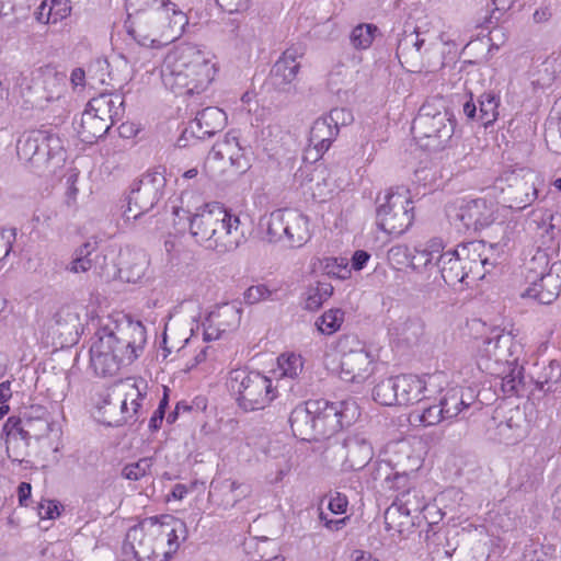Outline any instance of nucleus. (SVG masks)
I'll return each instance as SVG.
<instances>
[{"instance_id": "f3484780", "label": "nucleus", "mask_w": 561, "mask_h": 561, "mask_svg": "<svg viewBox=\"0 0 561 561\" xmlns=\"http://www.w3.org/2000/svg\"><path fill=\"white\" fill-rule=\"evenodd\" d=\"M462 257L456 249L445 252V256L438 260V265L433 270V285L442 287L443 285L456 286L458 284H467L468 279H472V274L467 270V265L462 262Z\"/></svg>"}, {"instance_id": "6e6d98bb", "label": "nucleus", "mask_w": 561, "mask_h": 561, "mask_svg": "<svg viewBox=\"0 0 561 561\" xmlns=\"http://www.w3.org/2000/svg\"><path fill=\"white\" fill-rule=\"evenodd\" d=\"M48 3L53 16V24L66 19L71 12L68 0H48Z\"/></svg>"}, {"instance_id": "4c0bfd02", "label": "nucleus", "mask_w": 561, "mask_h": 561, "mask_svg": "<svg viewBox=\"0 0 561 561\" xmlns=\"http://www.w3.org/2000/svg\"><path fill=\"white\" fill-rule=\"evenodd\" d=\"M396 377H389L379 381L373 389V398L381 405L391 407L398 404Z\"/></svg>"}, {"instance_id": "603ef678", "label": "nucleus", "mask_w": 561, "mask_h": 561, "mask_svg": "<svg viewBox=\"0 0 561 561\" xmlns=\"http://www.w3.org/2000/svg\"><path fill=\"white\" fill-rule=\"evenodd\" d=\"M16 239V229L7 228L0 231V262L3 261L11 252L14 253L13 243Z\"/></svg>"}, {"instance_id": "ddd939ff", "label": "nucleus", "mask_w": 561, "mask_h": 561, "mask_svg": "<svg viewBox=\"0 0 561 561\" xmlns=\"http://www.w3.org/2000/svg\"><path fill=\"white\" fill-rule=\"evenodd\" d=\"M459 230L465 232H478L490 227L495 220L494 204L485 198L466 201L455 208L453 217Z\"/></svg>"}, {"instance_id": "7ed1b4c3", "label": "nucleus", "mask_w": 561, "mask_h": 561, "mask_svg": "<svg viewBox=\"0 0 561 561\" xmlns=\"http://www.w3.org/2000/svg\"><path fill=\"white\" fill-rule=\"evenodd\" d=\"M173 214L188 221L192 238L206 249L227 253L240 244L242 232L239 229V217L218 202L204 204L193 214L180 208H174Z\"/></svg>"}, {"instance_id": "72a5a7b5", "label": "nucleus", "mask_w": 561, "mask_h": 561, "mask_svg": "<svg viewBox=\"0 0 561 561\" xmlns=\"http://www.w3.org/2000/svg\"><path fill=\"white\" fill-rule=\"evenodd\" d=\"M333 286L328 282L319 280L309 285L305 291V309L308 311L318 310L324 301L333 294Z\"/></svg>"}, {"instance_id": "423d86ee", "label": "nucleus", "mask_w": 561, "mask_h": 561, "mask_svg": "<svg viewBox=\"0 0 561 561\" xmlns=\"http://www.w3.org/2000/svg\"><path fill=\"white\" fill-rule=\"evenodd\" d=\"M403 187L390 188L377 197L376 225L388 234L401 236L414 219L413 202Z\"/></svg>"}, {"instance_id": "4be33fe9", "label": "nucleus", "mask_w": 561, "mask_h": 561, "mask_svg": "<svg viewBox=\"0 0 561 561\" xmlns=\"http://www.w3.org/2000/svg\"><path fill=\"white\" fill-rule=\"evenodd\" d=\"M345 462L353 470L363 469L373 459L371 444L362 434H350L342 440Z\"/></svg>"}, {"instance_id": "1a4fd4ad", "label": "nucleus", "mask_w": 561, "mask_h": 561, "mask_svg": "<svg viewBox=\"0 0 561 561\" xmlns=\"http://www.w3.org/2000/svg\"><path fill=\"white\" fill-rule=\"evenodd\" d=\"M162 531L158 520L152 518L148 528L144 524L134 526L126 534L124 550L130 549L137 561H165L171 550L160 551L168 535Z\"/></svg>"}, {"instance_id": "2eb2a0df", "label": "nucleus", "mask_w": 561, "mask_h": 561, "mask_svg": "<svg viewBox=\"0 0 561 561\" xmlns=\"http://www.w3.org/2000/svg\"><path fill=\"white\" fill-rule=\"evenodd\" d=\"M227 124L226 113L216 106H208L197 112L195 118L188 123L178 139L179 147H186L188 138L198 140L213 137L221 131Z\"/></svg>"}, {"instance_id": "e2e57ef3", "label": "nucleus", "mask_w": 561, "mask_h": 561, "mask_svg": "<svg viewBox=\"0 0 561 561\" xmlns=\"http://www.w3.org/2000/svg\"><path fill=\"white\" fill-rule=\"evenodd\" d=\"M59 503L57 501L47 500L38 504V515L41 518L54 519L60 515Z\"/></svg>"}, {"instance_id": "680f3d73", "label": "nucleus", "mask_w": 561, "mask_h": 561, "mask_svg": "<svg viewBox=\"0 0 561 561\" xmlns=\"http://www.w3.org/2000/svg\"><path fill=\"white\" fill-rule=\"evenodd\" d=\"M516 0H492L494 5V10L492 11L488 22L492 24L493 22L497 23L502 15L511 10Z\"/></svg>"}, {"instance_id": "6e6552de", "label": "nucleus", "mask_w": 561, "mask_h": 561, "mask_svg": "<svg viewBox=\"0 0 561 561\" xmlns=\"http://www.w3.org/2000/svg\"><path fill=\"white\" fill-rule=\"evenodd\" d=\"M164 172L159 167L138 180L128 195L127 209L124 213L127 219L138 220L158 204L167 184Z\"/></svg>"}, {"instance_id": "b1692460", "label": "nucleus", "mask_w": 561, "mask_h": 561, "mask_svg": "<svg viewBox=\"0 0 561 561\" xmlns=\"http://www.w3.org/2000/svg\"><path fill=\"white\" fill-rule=\"evenodd\" d=\"M398 405H409L427 399L426 385L423 379L414 375L396 376Z\"/></svg>"}, {"instance_id": "412c9836", "label": "nucleus", "mask_w": 561, "mask_h": 561, "mask_svg": "<svg viewBox=\"0 0 561 561\" xmlns=\"http://www.w3.org/2000/svg\"><path fill=\"white\" fill-rule=\"evenodd\" d=\"M519 345L514 341L511 333H506L504 329L494 328L490 335L483 341L482 351L495 362H505L508 365L516 364L517 348Z\"/></svg>"}, {"instance_id": "f8f14e48", "label": "nucleus", "mask_w": 561, "mask_h": 561, "mask_svg": "<svg viewBox=\"0 0 561 561\" xmlns=\"http://www.w3.org/2000/svg\"><path fill=\"white\" fill-rule=\"evenodd\" d=\"M106 333L115 335L116 345L129 364L135 362L144 352L147 343V331L139 320H134L129 314L118 313L108 323L102 325Z\"/></svg>"}, {"instance_id": "39448f33", "label": "nucleus", "mask_w": 561, "mask_h": 561, "mask_svg": "<svg viewBox=\"0 0 561 561\" xmlns=\"http://www.w3.org/2000/svg\"><path fill=\"white\" fill-rule=\"evenodd\" d=\"M230 389L244 411L263 410L277 397L272 379L257 371L234 369L230 373Z\"/></svg>"}, {"instance_id": "2f4dec72", "label": "nucleus", "mask_w": 561, "mask_h": 561, "mask_svg": "<svg viewBox=\"0 0 561 561\" xmlns=\"http://www.w3.org/2000/svg\"><path fill=\"white\" fill-rule=\"evenodd\" d=\"M445 243L442 238H432L430 239L423 249L416 250V255L414 256L420 263L423 264L424 268L430 273V276L433 274V270L438 265V260L445 256Z\"/></svg>"}, {"instance_id": "de8ad7c7", "label": "nucleus", "mask_w": 561, "mask_h": 561, "mask_svg": "<svg viewBox=\"0 0 561 561\" xmlns=\"http://www.w3.org/2000/svg\"><path fill=\"white\" fill-rule=\"evenodd\" d=\"M561 379V365L557 360H551L547 367L543 368L537 387L542 391H550V385L557 383Z\"/></svg>"}, {"instance_id": "9b49d317", "label": "nucleus", "mask_w": 561, "mask_h": 561, "mask_svg": "<svg viewBox=\"0 0 561 561\" xmlns=\"http://www.w3.org/2000/svg\"><path fill=\"white\" fill-rule=\"evenodd\" d=\"M342 352L341 378L347 382H362L373 373L374 359L363 342L355 335H343L337 342Z\"/></svg>"}, {"instance_id": "6ab92c4d", "label": "nucleus", "mask_w": 561, "mask_h": 561, "mask_svg": "<svg viewBox=\"0 0 561 561\" xmlns=\"http://www.w3.org/2000/svg\"><path fill=\"white\" fill-rule=\"evenodd\" d=\"M500 96L493 91L482 93L474 102L472 94L462 104L465 116L484 127L492 125L499 117Z\"/></svg>"}, {"instance_id": "774afa93", "label": "nucleus", "mask_w": 561, "mask_h": 561, "mask_svg": "<svg viewBox=\"0 0 561 561\" xmlns=\"http://www.w3.org/2000/svg\"><path fill=\"white\" fill-rule=\"evenodd\" d=\"M369 259H370V254L367 251H365V250L355 251L351 259L352 268L355 271L363 270Z\"/></svg>"}, {"instance_id": "ea45409f", "label": "nucleus", "mask_w": 561, "mask_h": 561, "mask_svg": "<svg viewBox=\"0 0 561 561\" xmlns=\"http://www.w3.org/2000/svg\"><path fill=\"white\" fill-rule=\"evenodd\" d=\"M153 466V458L144 457L138 461L127 463L123 467L121 471V476L124 479L130 481H138L141 478L151 473V468Z\"/></svg>"}, {"instance_id": "4d7b16f0", "label": "nucleus", "mask_w": 561, "mask_h": 561, "mask_svg": "<svg viewBox=\"0 0 561 561\" xmlns=\"http://www.w3.org/2000/svg\"><path fill=\"white\" fill-rule=\"evenodd\" d=\"M107 99H110L111 102H108V110H111V117H112V124H115L116 122L121 121L125 113V106H124V98L119 94H107Z\"/></svg>"}, {"instance_id": "052dcab7", "label": "nucleus", "mask_w": 561, "mask_h": 561, "mask_svg": "<svg viewBox=\"0 0 561 561\" xmlns=\"http://www.w3.org/2000/svg\"><path fill=\"white\" fill-rule=\"evenodd\" d=\"M146 393L140 390L138 385L133 383L129 385L126 390V399L130 401L133 416L138 412L141 407V400L145 398Z\"/></svg>"}, {"instance_id": "79ce46f5", "label": "nucleus", "mask_w": 561, "mask_h": 561, "mask_svg": "<svg viewBox=\"0 0 561 561\" xmlns=\"http://www.w3.org/2000/svg\"><path fill=\"white\" fill-rule=\"evenodd\" d=\"M278 367L283 377L297 378L304 369V359L298 354H282L277 358Z\"/></svg>"}, {"instance_id": "c03bdc74", "label": "nucleus", "mask_w": 561, "mask_h": 561, "mask_svg": "<svg viewBox=\"0 0 561 561\" xmlns=\"http://www.w3.org/2000/svg\"><path fill=\"white\" fill-rule=\"evenodd\" d=\"M523 417L520 412L516 411V417L511 416L505 422H501L497 426L501 435L505 436L510 440H518L524 436V430L522 424Z\"/></svg>"}, {"instance_id": "0eeeda50", "label": "nucleus", "mask_w": 561, "mask_h": 561, "mask_svg": "<svg viewBox=\"0 0 561 561\" xmlns=\"http://www.w3.org/2000/svg\"><path fill=\"white\" fill-rule=\"evenodd\" d=\"M412 130L420 138L431 140L426 146L444 148L455 131L453 114L445 107L436 108L432 103H424L413 119Z\"/></svg>"}, {"instance_id": "bb28decb", "label": "nucleus", "mask_w": 561, "mask_h": 561, "mask_svg": "<svg viewBox=\"0 0 561 561\" xmlns=\"http://www.w3.org/2000/svg\"><path fill=\"white\" fill-rule=\"evenodd\" d=\"M288 216L284 241L291 248H300L311 237L309 218L297 209L291 208Z\"/></svg>"}, {"instance_id": "473e14b6", "label": "nucleus", "mask_w": 561, "mask_h": 561, "mask_svg": "<svg viewBox=\"0 0 561 561\" xmlns=\"http://www.w3.org/2000/svg\"><path fill=\"white\" fill-rule=\"evenodd\" d=\"M289 211L290 208L276 209L261 220V225L266 227V234L270 242L284 241Z\"/></svg>"}, {"instance_id": "e433bc0d", "label": "nucleus", "mask_w": 561, "mask_h": 561, "mask_svg": "<svg viewBox=\"0 0 561 561\" xmlns=\"http://www.w3.org/2000/svg\"><path fill=\"white\" fill-rule=\"evenodd\" d=\"M378 32L379 30L375 24L360 23L352 30L350 43L357 50L368 49Z\"/></svg>"}, {"instance_id": "5701e85b", "label": "nucleus", "mask_w": 561, "mask_h": 561, "mask_svg": "<svg viewBox=\"0 0 561 561\" xmlns=\"http://www.w3.org/2000/svg\"><path fill=\"white\" fill-rule=\"evenodd\" d=\"M416 500V494H412L410 490L402 491L397 496V502L388 507L385 512V525L387 530L402 531L401 526L403 523L397 524L399 517L408 518L412 512L423 510V505L419 501L413 502L411 497Z\"/></svg>"}, {"instance_id": "c756f323", "label": "nucleus", "mask_w": 561, "mask_h": 561, "mask_svg": "<svg viewBox=\"0 0 561 561\" xmlns=\"http://www.w3.org/2000/svg\"><path fill=\"white\" fill-rule=\"evenodd\" d=\"M241 314V302L232 301L224 304L211 311L206 318V321L218 324L225 332L233 331L240 325Z\"/></svg>"}, {"instance_id": "9d476101", "label": "nucleus", "mask_w": 561, "mask_h": 561, "mask_svg": "<svg viewBox=\"0 0 561 561\" xmlns=\"http://www.w3.org/2000/svg\"><path fill=\"white\" fill-rule=\"evenodd\" d=\"M123 348L116 345L115 335L102 327L93 334L90 346V366L98 376L116 375L122 366L129 365Z\"/></svg>"}, {"instance_id": "3c124183", "label": "nucleus", "mask_w": 561, "mask_h": 561, "mask_svg": "<svg viewBox=\"0 0 561 561\" xmlns=\"http://www.w3.org/2000/svg\"><path fill=\"white\" fill-rule=\"evenodd\" d=\"M108 102H111V101H110V99H107V94L102 93L99 96L93 98L88 103V108L91 112H95V114L98 116L106 117L107 123L111 124V126H112L113 124H112V117H111V110H108V106H110Z\"/></svg>"}, {"instance_id": "f03ea898", "label": "nucleus", "mask_w": 561, "mask_h": 561, "mask_svg": "<svg viewBox=\"0 0 561 561\" xmlns=\"http://www.w3.org/2000/svg\"><path fill=\"white\" fill-rule=\"evenodd\" d=\"M216 71L215 64L203 50L192 44H182L164 57L161 79L175 95H194L208 88Z\"/></svg>"}, {"instance_id": "49530a36", "label": "nucleus", "mask_w": 561, "mask_h": 561, "mask_svg": "<svg viewBox=\"0 0 561 561\" xmlns=\"http://www.w3.org/2000/svg\"><path fill=\"white\" fill-rule=\"evenodd\" d=\"M7 454L11 461L22 463L28 455L30 443L21 437H5Z\"/></svg>"}, {"instance_id": "20e7f679", "label": "nucleus", "mask_w": 561, "mask_h": 561, "mask_svg": "<svg viewBox=\"0 0 561 561\" xmlns=\"http://www.w3.org/2000/svg\"><path fill=\"white\" fill-rule=\"evenodd\" d=\"M16 154L37 175L55 174L66 161L62 139L46 129L24 131L18 138Z\"/></svg>"}, {"instance_id": "a878e982", "label": "nucleus", "mask_w": 561, "mask_h": 561, "mask_svg": "<svg viewBox=\"0 0 561 561\" xmlns=\"http://www.w3.org/2000/svg\"><path fill=\"white\" fill-rule=\"evenodd\" d=\"M484 248L482 242H468L459 244L456 250L459 252L462 257V262L467 265V270L472 274V280L482 278L484 276L483 270L489 272L486 268L488 265L493 266L492 263L489 262L488 257H482L481 250Z\"/></svg>"}, {"instance_id": "c9c22d12", "label": "nucleus", "mask_w": 561, "mask_h": 561, "mask_svg": "<svg viewBox=\"0 0 561 561\" xmlns=\"http://www.w3.org/2000/svg\"><path fill=\"white\" fill-rule=\"evenodd\" d=\"M36 415L25 414L26 417V436H31V438L39 439L43 436H46L51 431V423L47 416V412L37 408L34 410Z\"/></svg>"}, {"instance_id": "5fc2aeb1", "label": "nucleus", "mask_w": 561, "mask_h": 561, "mask_svg": "<svg viewBox=\"0 0 561 561\" xmlns=\"http://www.w3.org/2000/svg\"><path fill=\"white\" fill-rule=\"evenodd\" d=\"M519 561H551L543 547L537 542L526 545Z\"/></svg>"}, {"instance_id": "7c9ffc66", "label": "nucleus", "mask_w": 561, "mask_h": 561, "mask_svg": "<svg viewBox=\"0 0 561 561\" xmlns=\"http://www.w3.org/2000/svg\"><path fill=\"white\" fill-rule=\"evenodd\" d=\"M41 89L43 90L41 99L51 102L59 100L65 92L66 75L47 67L39 70L38 77Z\"/></svg>"}, {"instance_id": "09e8293b", "label": "nucleus", "mask_w": 561, "mask_h": 561, "mask_svg": "<svg viewBox=\"0 0 561 561\" xmlns=\"http://www.w3.org/2000/svg\"><path fill=\"white\" fill-rule=\"evenodd\" d=\"M2 433L5 437H21L23 440L30 443L31 436H26V417L23 419L10 416L2 427Z\"/></svg>"}, {"instance_id": "0e129e2a", "label": "nucleus", "mask_w": 561, "mask_h": 561, "mask_svg": "<svg viewBox=\"0 0 561 561\" xmlns=\"http://www.w3.org/2000/svg\"><path fill=\"white\" fill-rule=\"evenodd\" d=\"M99 242L95 237L90 238L75 251V259H90L92 252L98 249Z\"/></svg>"}, {"instance_id": "69168bd1", "label": "nucleus", "mask_w": 561, "mask_h": 561, "mask_svg": "<svg viewBox=\"0 0 561 561\" xmlns=\"http://www.w3.org/2000/svg\"><path fill=\"white\" fill-rule=\"evenodd\" d=\"M347 504V497L336 492L335 495L330 499L328 507L334 514H343L346 511Z\"/></svg>"}, {"instance_id": "aec40b11", "label": "nucleus", "mask_w": 561, "mask_h": 561, "mask_svg": "<svg viewBox=\"0 0 561 561\" xmlns=\"http://www.w3.org/2000/svg\"><path fill=\"white\" fill-rule=\"evenodd\" d=\"M345 114L351 117V112L344 108H334L330 112L329 117L314 121L310 128L309 142L319 153H324L329 150L332 141L339 134L340 115Z\"/></svg>"}, {"instance_id": "58836bf2", "label": "nucleus", "mask_w": 561, "mask_h": 561, "mask_svg": "<svg viewBox=\"0 0 561 561\" xmlns=\"http://www.w3.org/2000/svg\"><path fill=\"white\" fill-rule=\"evenodd\" d=\"M424 44L425 39L420 38L417 28H414L411 33L404 32L403 36L398 42L397 55L399 57L410 56L412 58H416Z\"/></svg>"}, {"instance_id": "a19ab883", "label": "nucleus", "mask_w": 561, "mask_h": 561, "mask_svg": "<svg viewBox=\"0 0 561 561\" xmlns=\"http://www.w3.org/2000/svg\"><path fill=\"white\" fill-rule=\"evenodd\" d=\"M344 321V312L341 309L325 311L317 321L316 325L322 334H333Z\"/></svg>"}, {"instance_id": "f704fd0d", "label": "nucleus", "mask_w": 561, "mask_h": 561, "mask_svg": "<svg viewBox=\"0 0 561 561\" xmlns=\"http://www.w3.org/2000/svg\"><path fill=\"white\" fill-rule=\"evenodd\" d=\"M437 400L442 409H444L443 412L447 420H453L461 412H463L461 404H465V401L462 398L461 387H454L440 391L439 398Z\"/></svg>"}, {"instance_id": "4468645a", "label": "nucleus", "mask_w": 561, "mask_h": 561, "mask_svg": "<svg viewBox=\"0 0 561 561\" xmlns=\"http://www.w3.org/2000/svg\"><path fill=\"white\" fill-rule=\"evenodd\" d=\"M305 55L299 45L288 47L275 61L270 72V83L278 92L291 93L296 91V79L300 69L298 61Z\"/></svg>"}, {"instance_id": "c85d7f7f", "label": "nucleus", "mask_w": 561, "mask_h": 561, "mask_svg": "<svg viewBox=\"0 0 561 561\" xmlns=\"http://www.w3.org/2000/svg\"><path fill=\"white\" fill-rule=\"evenodd\" d=\"M149 261L141 250L126 251L121 255L119 273L128 283L139 282L146 274Z\"/></svg>"}, {"instance_id": "bf43d9fd", "label": "nucleus", "mask_w": 561, "mask_h": 561, "mask_svg": "<svg viewBox=\"0 0 561 561\" xmlns=\"http://www.w3.org/2000/svg\"><path fill=\"white\" fill-rule=\"evenodd\" d=\"M216 2L229 13L244 12L251 5V0H216Z\"/></svg>"}, {"instance_id": "a211bd4d", "label": "nucleus", "mask_w": 561, "mask_h": 561, "mask_svg": "<svg viewBox=\"0 0 561 561\" xmlns=\"http://www.w3.org/2000/svg\"><path fill=\"white\" fill-rule=\"evenodd\" d=\"M561 293V262H553L548 272H542L538 279L531 282L524 297L537 300L539 304L553 302Z\"/></svg>"}, {"instance_id": "f257e3e1", "label": "nucleus", "mask_w": 561, "mask_h": 561, "mask_svg": "<svg viewBox=\"0 0 561 561\" xmlns=\"http://www.w3.org/2000/svg\"><path fill=\"white\" fill-rule=\"evenodd\" d=\"M360 416L359 407L353 399L329 401L308 400L290 413L293 435L305 442L329 438L344 427L354 424Z\"/></svg>"}, {"instance_id": "dca6fc26", "label": "nucleus", "mask_w": 561, "mask_h": 561, "mask_svg": "<svg viewBox=\"0 0 561 561\" xmlns=\"http://www.w3.org/2000/svg\"><path fill=\"white\" fill-rule=\"evenodd\" d=\"M533 179L534 175L530 172L524 175L513 172L506 178L507 184L502 187V193L508 208L522 210L537 198V188Z\"/></svg>"}, {"instance_id": "37998d69", "label": "nucleus", "mask_w": 561, "mask_h": 561, "mask_svg": "<svg viewBox=\"0 0 561 561\" xmlns=\"http://www.w3.org/2000/svg\"><path fill=\"white\" fill-rule=\"evenodd\" d=\"M437 399L433 403L423 400L419 420L424 426L437 425L443 421H447Z\"/></svg>"}, {"instance_id": "13d9d810", "label": "nucleus", "mask_w": 561, "mask_h": 561, "mask_svg": "<svg viewBox=\"0 0 561 561\" xmlns=\"http://www.w3.org/2000/svg\"><path fill=\"white\" fill-rule=\"evenodd\" d=\"M342 261L344 260L342 259ZM324 271L328 275L332 274L341 279L346 278L347 274H350L347 264H343V262L339 263L335 257L325 259Z\"/></svg>"}, {"instance_id": "a18cd8bd", "label": "nucleus", "mask_w": 561, "mask_h": 561, "mask_svg": "<svg viewBox=\"0 0 561 561\" xmlns=\"http://www.w3.org/2000/svg\"><path fill=\"white\" fill-rule=\"evenodd\" d=\"M165 520L158 524L161 526L162 533L167 531L168 535L164 537V543L167 542L170 547L171 553L179 547L178 542V530L184 527V523L173 516H164Z\"/></svg>"}, {"instance_id": "8fccbe9b", "label": "nucleus", "mask_w": 561, "mask_h": 561, "mask_svg": "<svg viewBox=\"0 0 561 561\" xmlns=\"http://www.w3.org/2000/svg\"><path fill=\"white\" fill-rule=\"evenodd\" d=\"M523 367L515 365L510 373L502 377L501 388L504 393H515L523 383Z\"/></svg>"}, {"instance_id": "393cba45", "label": "nucleus", "mask_w": 561, "mask_h": 561, "mask_svg": "<svg viewBox=\"0 0 561 561\" xmlns=\"http://www.w3.org/2000/svg\"><path fill=\"white\" fill-rule=\"evenodd\" d=\"M425 324L420 318H408L393 323L389 334L397 344L405 346L416 345L424 334Z\"/></svg>"}, {"instance_id": "338daca9", "label": "nucleus", "mask_w": 561, "mask_h": 561, "mask_svg": "<svg viewBox=\"0 0 561 561\" xmlns=\"http://www.w3.org/2000/svg\"><path fill=\"white\" fill-rule=\"evenodd\" d=\"M92 267L91 259H72V261L66 266V270L71 273H85Z\"/></svg>"}, {"instance_id": "864d4df0", "label": "nucleus", "mask_w": 561, "mask_h": 561, "mask_svg": "<svg viewBox=\"0 0 561 561\" xmlns=\"http://www.w3.org/2000/svg\"><path fill=\"white\" fill-rule=\"evenodd\" d=\"M272 291L263 284L249 287L244 294L243 299L248 305H254L262 300L267 299Z\"/></svg>"}, {"instance_id": "cd10ccee", "label": "nucleus", "mask_w": 561, "mask_h": 561, "mask_svg": "<svg viewBox=\"0 0 561 561\" xmlns=\"http://www.w3.org/2000/svg\"><path fill=\"white\" fill-rule=\"evenodd\" d=\"M110 128L111 124L107 123L106 117L98 116L95 112L87 108L81 115L80 126L77 131L83 142L93 144L106 135Z\"/></svg>"}]
</instances>
